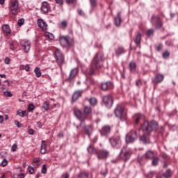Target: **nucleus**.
<instances>
[{"label": "nucleus", "mask_w": 178, "mask_h": 178, "mask_svg": "<svg viewBox=\"0 0 178 178\" xmlns=\"http://www.w3.org/2000/svg\"><path fill=\"white\" fill-rule=\"evenodd\" d=\"M77 12H78L79 15H80V16H86V13H84V11H83V10L78 9Z\"/></svg>", "instance_id": "obj_54"}, {"label": "nucleus", "mask_w": 178, "mask_h": 178, "mask_svg": "<svg viewBox=\"0 0 178 178\" xmlns=\"http://www.w3.org/2000/svg\"><path fill=\"white\" fill-rule=\"evenodd\" d=\"M152 24H154V27L156 29H161L163 26V22L161 20V17L158 15H152Z\"/></svg>", "instance_id": "obj_7"}, {"label": "nucleus", "mask_w": 178, "mask_h": 178, "mask_svg": "<svg viewBox=\"0 0 178 178\" xmlns=\"http://www.w3.org/2000/svg\"><path fill=\"white\" fill-rule=\"evenodd\" d=\"M17 24L19 26H23L24 24V19L22 18V19H19L18 22H17Z\"/></svg>", "instance_id": "obj_51"}, {"label": "nucleus", "mask_w": 178, "mask_h": 178, "mask_svg": "<svg viewBox=\"0 0 178 178\" xmlns=\"http://www.w3.org/2000/svg\"><path fill=\"white\" fill-rule=\"evenodd\" d=\"M79 178H92V173L91 172H80L79 174Z\"/></svg>", "instance_id": "obj_27"}, {"label": "nucleus", "mask_w": 178, "mask_h": 178, "mask_svg": "<svg viewBox=\"0 0 178 178\" xmlns=\"http://www.w3.org/2000/svg\"><path fill=\"white\" fill-rule=\"evenodd\" d=\"M115 115L122 121L127 120V113L124 112V108L122 106H117L115 109Z\"/></svg>", "instance_id": "obj_3"}, {"label": "nucleus", "mask_w": 178, "mask_h": 178, "mask_svg": "<svg viewBox=\"0 0 178 178\" xmlns=\"http://www.w3.org/2000/svg\"><path fill=\"white\" fill-rule=\"evenodd\" d=\"M40 153H42V155L47 154V143L45 140H42L41 142Z\"/></svg>", "instance_id": "obj_26"}, {"label": "nucleus", "mask_w": 178, "mask_h": 178, "mask_svg": "<svg viewBox=\"0 0 178 178\" xmlns=\"http://www.w3.org/2000/svg\"><path fill=\"white\" fill-rule=\"evenodd\" d=\"M56 2L58 5H63V0H56Z\"/></svg>", "instance_id": "obj_63"}, {"label": "nucleus", "mask_w": 178, "mask_h": 178, "mask_svg": "<svg viewBox=\"0 0 178 178\" xmlns=\"http://www.w3.org/2000/svg\"><path fill=\"white\" fill-rule=\"evenodd\" d=\"M134 120H135V124H138L141 120H145V116L141 113L136 114L134 116Z\"/></svg>", "instance_id": "obj_19"}, {"label": "nucleus", "mask_w": 178, "mask_h": 178, "mask_svg": "<svg viewBox=\"0 0 178 178\" xmlns=\"http://www.w3.org/2000/svg\"><path fill=\"white\" fill-rule=\"evenodd\" d=\"M41 13L42 15H47L51 10V6H49V3L47 1H43L41 4Z\"/></svg>", "instance_id": "obj_13"}, {"label": "nucleus", "mask_w": 178, "mask_h": 178, "mask_svg": "<svg viewBox=\"0 0 178 178\" xmlns=\"http://www.w3.org/2000/svg\"><path fill=\"white\" fill-rule=\"evenodd\" d=\"M74 115H75L78 120L80 121V127H83V122L87 119V115L83 114L81 111L79 110L77 108H74Z\"/></svg>", "instance_id": "obj_4"}, {"label": "nucleus", "mask_w": 178, "mask_h": 178, "mask_svg": "<svg viewBox=\"0 0 178 178\" xmlns=\"http://www.w3.org/2000/svg\"><path fill=\"white\" fill-rule=\"evenodd\" d=\"M28 171L29 172V173L33 175V173H34V167H33L31 165H29L28 166Z\"/></svg>", "instance_id": "obj_48"}, {"label": "nucleus", "mask_w": 178, "mask_h": 178, "mask_svg": "<svg viewBox=\"0 0 178 178\" xmlns=\"http://www.w3.org/2000/svg\"><path fill=\"white\" fill-rule=\"evenodd\" d=\"M81 127L85 129L88 137H90L91 134H92V131H94V127H92V125H84V122H83V126Z\"/></svg>", "instance_id": "obj_16"}, {"label": "nucleus", "mask_w": 178, "mask_h": 178, "mask_svg": "<svg viewBox=\"0 0 178 178\" xmlns=\"http://www.w3.org/2000/svg\"><path fill=\"white\" fill-rule=\"evenodd\" d=\"M152 159V165L153 166H156V165H158V162H159V159L158 158H155L154 157Z\"/></svg>", "instance_id": "obj_44"}, {"label": "nucleus", "mask_w": 178, "mask_h": 178, "mask_svg": "<svg viewBox=\"0 0 178 178\" xmlns=\"http://www.w3.org/2000/svg\"><path fill=\"white\" fill-rule=\"evenodd\" d=\"M169 56H170V53L168 51H165L163 52L162 57L163 59H166V58H169Z\"/></svg>", "instance_id": "obj_41"}, {"label": "nucleus", "mask_w": 178, "mask_h": 178, "mask_svg": "<svg viewBox=\"0 0 178 178\" xmlns=\"http://www.w3.org/2000/svg\"><path fill=\"white\" fill-rule=\"evenodd\" d=\"M126 52V50H124V48L120 47L115 49V55L117 56H120V55H123Z\"/></svg>", "instance_id": "obj_31"}, {"label": "nucleus", "mask_w": 178, "mask_h": 178, "mask_svg": "<svg viewBox=\"0 0 178 178\" xmlns=\"http://www.w3.org/2000/svg\"><path fill=\"white\" fill-rule=\"evenodd\" d=\"M129 70L131 73H136V69H137V64L135 62L131 61L129 65Z\"/></svg>", "instance_id": "obj_28"}, {"label": "nucleus", "mask_w": 178, "mask_h": 178, "mask_svg": "<svg viewBox=\"0 0 178 178\" xmlns=\"http://www.w3.org/2000/svg\"><path fill=\"white\" fill-rule=\"evenodd\" d=\"M145 157L146 159H154L155 158V154L154 152L149 150L145 154Z\"/></svg>", "instance_id": "obj_30"}, {"label": "nucleus", "mask_w": 178, "mask_h": 178, "mask_svg": "<svg viewBox=\"0 0 178 178\" xmlns=\"http://www.w3.org/2000/svg\"><path fill=\"white\" fill-rule=\"evenodd\" d=\"M38 162H41V160H40V158H35L33 161L32 165H34Z\"/></svg>", "instance_id": "obj_58"}, {"label": "nucleus", "mask_w": 178, "mask_h": 178, "mask_svg": "<svg viewBox=\"0 0 178 178\" xmlns=\"http://www.w3.org/2000/svg\"><path fill=\"white\" fill-rule=\"evenodd\" d=\"M83 112L85 115H90V113H92V108L88 106H86L84 107Z\"/></svg>", "instance_id": "obj_34"}, {"label": "nucleus", "mask_w": 178, "mask_h": 178, "mask_svg": "<svg viewBox=\"0 0 178 178\" xmlns=\"http://www.w3.org/2000/svg\"><path fill=\"white\" fill-rule=\"evenodd\" d=\"M111 126H109V125L104 126L102 128V129L99 131L100 134L102 136H108V134H111Z\"/></svg>", "instance_id": "obj_17"}, {"label": "nucleus", "mask_w": 178, "mask_h": 178, "mask_svg": "<svg viewBox=\"0 0 178 178\" xmlns=\"http://www.w3.org/2000/svg\"><path fill=\"white\" fill-rule=\"evenodd\" d=\"M0 165L1 166H6V165H8V160L6 159H3Z\"/></svg>", "instance_id": "obj_50"}, {"label": "nucleus", "mask_w": 178, "mask_h": 178, "mask_svg": "<svg viewBox=\"0 0 178 178\" xmlns=\"http://www.w3.org/2000/svg\"><path fill=\"white\" fill-rule=\"evenodd\" d=\"M54 57L58 65H61V63H63L65 60V57H63V54L62 53V51H60V50H56L54 53Z\"/></svg>", "instance_id": "obj_10"}, {"label": "nucleus", "mask_w": 178, "mask_h": 178, "mask_svg": "<svg viewBox=\"0 0 178 178\" xmlns=\"http://www.w3.org/2000/svg\"><path fill=\"white\" fill-rule=\"evenodd\" d=\"M103 102L106 108H111L113 105V97L111 95H107L103 97Z\"/></svg>", "instance_id": "obj_12"}, {"label": "nucleus", "mask_w": 178, "mask_h": 178, "mask_svg": "<svg viewBox=\"0 0 178 178\" xmlns=\"http://www.w3.org/2000/svg\"><path fill=\"white\" fill-rule=\"evenodd\" d=\"M58 41L63 48H66V47H67V35H60Z\"/></svg>", "instance_id": "obj_14"}, {"label": "nucleus", "mask_w": 178, "mask_h": 178, "mask_svg": "<svg viewBox=\"0 0 178 178\" xmlns=\"http://www.w3.org/2000/svg\"><path fill=\"white\" fill-rule=\"evenodd\" d=\"M90 4L92 8H95L97 6V1L95 0H90Z\"/></svg>", "instance_id": "obj_56"}, {"label": "nucleus", "mask_w": 178, "mask_h": 178, "mask_svg": "<svg viewBox=\"0 0 178 178\" xmlns=\"http://www.w3.org/2000/svg\"><path fill=\"white\" fill-rule=\"evenodd\" d=\"M68 5H73L76 6V3H77V0H67Z\"/></svg>", "instance_id": "obj_46"}, {"label": "nucleus", "mask_w": 178, "mask_h": 178, "mask_svg": "<svg viewBox=\"0 0 178 178\" xmlns=\"http://www.w3.org/2000/svg\"><path fill=\"white\" fill-rule=\"evenodd\" d=\"M109 143L113 148L116 149L122 147V140H120V136H113L109 138Z\"/></svg>", "instance_id": "obj_5"}, {"label": "nucleus", "mask_w": 178, "mask_h": 178, "mask_svg": "<svg viewBox=\"0 0 178 178\" xmlns=\"http://www.w3.org/2000/svg\"><path fill=\"white\" fill-rule=\"evenodd\" d=\"M20 44L23 51H24L26 54H29L31 48V42L27 40H23L21 41Z\"/></svg>", "instance_id": "obj_11"}, {"label": "nucleus", "mask_w": 178, "mask_h": 178, "mask_svg": "<svg viewBox=\"0 0 178 178\" xmlns=\"http://www.w3.org/2000/svg\"><path fill=\"white\" fill-rule=\"evenodd\" d=\"M42 108L44 111H48L49 109V102H45L42 105Z\"/></svg>", "instance_id": "obj_42"}, {"label": "nucleus", "mask_w": 178, "mask_h": 178, "mask_svg": "<svg viewBox=\"0 0 178 178\" xmlns=\"http://www.w3.org/2000/svg\"><path fill=\"white\" fill-rule=\"evenodd\" d=\"M17 115H19L21 118H24V115H26V111L18 110L17 111Z\"/></svg>", "instance_id": "obj_40"}, {"label": "nucleus", "mask_w": 178, "mask_h": 178, "mask_svg": "<svg viewBox=\"0 0 178 178\" xmlns=\"http://www.w3.org/2000/svg\"><path fill=\"white\" fill-rule=\"evenodd\" d=\"M83 91V90H76L74 92L72 95V101L74 102L75 101H77L80 97H81Z\"/></svg>", "instance_id": "obj_21"}, {"label": "nucleus", "mask_w": 178, "mask_h": 178, "mask_svg": "<svg viewBox=\"0 0 178 178\" xmlns=\"http://www.w3.org/2000/svg\"><path fill=\"white\" fill-rule=\"evenodd\" d=\"M15 126H17V127H19V128L23 127V125L22 124V123H20L19 121H17V120H15Z\"/></svg>", "instance_id": "obj_52"}, {"label": "nucleus", "mask_w": 178, "mask_h": 178, "mask_svg": "<svg viewBox=\"0 0 178 178\" xmlns=\"http://www.w3.org/2000/svg\"><path fill=\"white\" fill-rule=\"evenodd\" d=\"M165 44L167 47H173V42L170 40L165 41Z\"/></svg>", "instance_id": "obj_57"}, {"label": "nucleus", "mask_w": 178, "mask_h": 178, "mask_svg": "<svg viewBox=\"0 0 178 178\" xmlns=\"http://www.w3.org/2000/svg\"><path fill=\"white\" fill-rule=\"evenodd\" d=\"M104 53L98 52L95 55L91 63L96 69H101L104 66Z\"/></svg>", "instance_id": "obj_2"}, {"label": "nucleus", "mask_w": 178, "mask_h": 178, "mask_svg": "<svg viewBox=\"0 0 178 178\" xmlns=\"http://www.w3.org/2000/svg\"><path fill=\"white\" fill-rule=\"evenodd\" d=\"M3 31L6 33V34H10L12 33V31L10 30V27L9 25H3L2 26Z\"/></svg>", "instance_id": "obj_33"}, {"label": "nucleus", "mask_w": 178, "mask_h": 178, "mask_svg": "<svg viewBox=\"0 0 178 178\" xmlns=\"http://www.w3.org/2000/svg\"><path fill=\"white\" fill-rule=\"evenodd\" d=\"M109 155V152L105 150V149H102L99 150L97 152V158L98 159H106V158Z\"/></svg>", "instance_id": "obj_15"}, {"label": "nucleus", "mask_w": 178, "mask_h": 178, "mask_svg": "<svg viewBox=\"0 0 178 178\" xmlns=\"http://www.w3.org/2000/svg\"><path fill=\"white\" fill-rule=\"evenodd\" d=\"M115 24L117 27H120V24H122V16L120 15V13L117 14L115 19Z\"/></svg>", "instance_id": "obj_25"}, {"label": "nucleus", "mask_w": 178, "mask_h": 178, "mask_svg": "<svg viewBox=\"0 0 178 178\" xmlns=\"http://www.w3.org/2000/svg\"><path fill=\"white\" fill-rule=\"evenodd\" d=\"M17 149V145L14 144L12 146V151H13V152H15V151H16Z\"/></svg>", "instance_id": "obj_62"}, {"label": "nucleus", "mask_w": 178, "mask_h": 178, "mask_svg": "<svg viewBox=\"0 0 178 178\" xmlns=\"http://www.w3.org/2000/svg\"><path fill=\"white\" fill-rule=\"evenodd\" d=\"M163 79H165V76H163V74H156L154 76V79L152 82L155 83V84H159V83H162L163 81Z\"/></svg>", "instance_id": "obj_18"}, {"label": "nucleus", "mask_w": 178, "mask_h": 178, "mask_svg": "<svg viewBox=\"0 0 178 178\" xmlns=\"http://www.w3.org/2000/svg\"><path fill=\"white\" fill-rule=\"evenodd\" d=\"M87 151L88 154H90V155H95L98 154V152L97 151V149L94 147V145H89L87 147Z\"/></svg>", "instance_id": "obj_23"}, {"label": "nucleus", "mask_w": 178, "mask_h": 178, "mask_svg": "<svg viewBox=\"0 0 178 178\" xmlns=\"http://www.w3.org/2000/svg\"><path fill=\"white\" fill-rule=\"evenodd\" d=\"M140 129L143 132V135L140 136V141L143 144H149L151 141L148 136L152 133L154 129H158V122H155V120H152L149 123L147 121H144Z\"/></svg>", "instance_id": "obj_1"}, {"label": "nucleus", "mask_w": 178, "mask_h": 178, "mask_svg": "<svg viewBox=\"0 0 178 178\" xmlns=\"http://www.w3.org/2000/svg\"><path fill=\"white\" fill-rule=\"evenodd\" d=\"M9 10L13 15H17L19 13V1L16 0H12L9 3Z\"/></svg>", "instance_id": "obj_6"}, {"label": "nucleus", "mask_w": 178, "mask_h": 178, "mask_svg": "<svg viewBox=\"0 0 178 178\" xmlns=\"http://www.w3.org/2000/svg\"><path fill=\"white\" fill-rule=\"evenodd\" d=\"M111 88H113V83L111 81H107L102 83V89L103 91H106V90H109Z\"/></svg>", "instance_id": "obj_20"}, {"label": "nucleus", "mask_w": 178, "mask_h": 178, "mask_svg": "<svg viewBox=\"0 0 178 178\" xmlns=\"http://www.w3.org/2000/svg\"><path fill=\"white\" fill-rule=\"evenodd\" d=\"M101 175L102 176H105L106 175H108V170H106V169H104L103 170L101 171Z\"/></svg>", "instance_id": "obj_60"}, {"label": "nucleus", "mask_w": 178, "mask_h": 178, "mask_svg": "<svg viewBox=\"0 0 178 178\" xmlns=\"http://www.w3.org/2000/svg\"><path fill=\"white\" fill-rule=\"evenodd\" d=\"M135 43L136 45H140L141 44V34L140 33H138L136 35V39H135Z\"/></svg>", "instance_id": "obj_35"}, {"label": "nucleus", "mask_w": 178, "mask_h": 178, "mask_svg": "<svg viewBox=\"0 0 178 178\" xmlns=\"http://www.w3.org/2000/svg\"><path fill=\"white\" fill-rule=\"evenodd\" d=\"M78 73H79V70L77 68L72 69L70 73L68 81H72V79H74V77H76V76H77Z\"/></svg>", "instance_id": "obj_22"}, {"label": "nucleus", "mask_w": 178, "mask_h": 178, "mask_svg": "<svg viewBox=\"0 0 178 178\" xmlns=\"http://www.w3.org/2000/svg\"><path fill=\"white\" fill-rule=\"evenodd\" d=\"M34 108H35V106H34L33 104H30L29 106H28V111L29 112H33V111H34Z\"/></svg>", "instance_id": "obj_45"}, {"label": "nucleus", "mask_w": 178, "mask_h": 178, "mask_svg": "<svg viewBox=\"0 0 178 178\" xmlns=\"http://www.w3.org/2000/svg\"><path fill=\"white\" fill-rule=\"evenodd\" d=\"M34 73L36 76V77H41V70L36 67L34 70Z\"/></svg>", "instance_id": "obj_39"}, {"label": "nucleus", "mask_w": 178, "mask_h": 178, "mask_svg": "<svg viewBox=\"0 0 178 178\" xmlns=\"http://www.w3.org/2000/svg\"><path fill=\"white\" fill-rule=\"evenodd\" d=\"M3 94L6 97H12V92L10 91H5Z\"/></svg>", "instance_id": "obj_53"}, {"label": "nucleus", "mask_w": 178, "mask_h": 178, "mask_svg": "<svg viewBox=\"0 0 178 178\" xmlns=\"http://www.w3.org/2000/svg\"><path fill=\"white\" fill-rule=\"evenodd\" d=\"M45 35H46V37H48V38H49V40H54V38H55V36L54 35V34H52L51 33H49V32H46Z\"/></svg>", "instance_id": "obj_43"}, {"label": "nucleus", "mask_w": 178, "mask_h": 178, "mask_svg": "<svg viewBox=\"0 0 178 178\" xmlns=\"http://www.w3.org/2000/svg\"><path fill=\"white\" fill-rule=\"evenodd\" d=\"M172 177V171L170 170V169H168L167 170H165V172L159 176H157L156 178H170Z\"/></svg>", "instance_id": "obj_24"}, {"label": "nucleus", "mask_w": 178, "mask_h": 178, "mask_svg": "<svg viewBox=\"0 0 178 178\" xmlns=\"http://www.w3.org/2000/svg\"><path fill=\"white\" fill-rule=\"evenodd\" d=\"M163 47V45H162L161 43L159 44V45L156 47V51L158 52H160V51H162V47Z\"/></svg>", "instance_id": "obj_55"}, {"label": "nucleus", "mask_w": 178, "mask_h": 178, "mask_svg": "<svg viewBox=\"0 0 178 178\" xmlns=\"http://www.w3.org/2000/svg\"><path fill=\"white\" fill-rule=\"evenodd\" d=\"M89 102H90V105H92V106H95V105H97V98L91 97L89 99Z\"/></svg>", "instance_id": "obj_37"}, {"label": "nucleus", "mask_w": 178, "mask_h": 178, "mask_svg": "<svg viewBox=\"0 0 178 178\" xmlns=\"http://www.w3.org/2000/svg\"><path fill=\"white\" fill-rule=\"evenodd\" d=\"M137 137H138L137 131H131L126 135V141L127 143H134L137 140Z\"/></svg>", "instance_id": "obj_8"}, {"label": "nucleus", "mask_w": 178, "mask_h": 178, "mask_svg": "<svg viewBox=\"0 0 178 178\" xmlns=\"http://www.w3.org/2000/svg\"><path fill=\"white\" fill-rule=\"evenodd\" d=\"M131 155V152L124 147L120 152V158L123 161H128V159H130Z\"/></svg>", "instance_id": "obj_9"}, {"label": "nucleus", "mask_w": 178, "mask_h": 178, "mask_svg": "<svg viewBox=\"0 0 178 178\" xmlns=\"http://www.w3.org/2000/svg\"><path fill=\"white\" fill-rule=\"evenodd\" d=\"M61 178H67V172L63 173L61 176Z\"/></svg>", "instance_id": "obj_64"}, {"label": "nucleus", "mask_w": 178, "mask_h": 178, "mask_svg": "<svg viewBox=\"0 0 178 178\" xmlns=\"http://www.w3.org/2000/svg\"><path fill=\"white\" fill-rule=\"evenodd\" d=\"M95 69L99 68L95 67V65H92V63H91L90 68L88 72L89 76H94V74H95Z\"/></svg>", "instance_id": "obj_32"}, {"label": "nucleus", "mask_w": 178, "mask_h": 178, "mask_svg": "<svg viewBox=\"0 0 178 178\" xmlns=\"http://www.w3.org/2000/svg\"><path fill=\"white\" fill-rule=\"evenodd\" d=\"M15 44H16V42L13 40H10L9 41V47L11 51H15V49H16V48L15 47Z\"/></svg>", "instance_id": "obj_36"}, {"label": "nucleus", "mask_w": 178, "mask_h": 178, "mask_svg": "<svg viewBox=\"0 0 178 178\" xmlns=\"http://www.w3.org/2000/svg\"><path fill=\"white\" fill-rule=\"evenodd\" d=\"M67 26V22L65 20L62 21L59 24L60 29H62L63 30H65V29H66Z\"/></svg>", "instance_id": "obj_38"}, {"label": "nucleus", "mask_w": 178, "mask_h": 178, "mask_svg": "<svg viewBox=\"0 0 178 178\" xmlns=\"http://www.w3.org/2000/svg\"><path fill=\"white\" fill-rule=\"evenodd\" d=\"M67 45H68V47H73V45H74V41L73 40V39L70 40L68 38Z\"/></svg>", "instance_id": "obj_47"}, {"label": "nucleus", "mask_w": 178, "mask_h": 178, "mask_svg": "<svg viewBox=\"0 0 178 178\" xmlns=\"http://www.w3.org/2000/svg\"><path fill=\"white\" fill-rule=\"evenodd\" d=\"M4 63H6V65H9L10 63V58H6L4 59Z\"/></svg>", "instance_id": "obj_59"}, {"label": "nucleus", "mask_w": 178, "mask_h": 178, "mask_svg": "<svg viewBox=\"0 0 178 178\" xmlns=\"http://www.w3.org/2000/svg\"><path fill=\"white\" fill-rule=\"evenodd\" d=\"M28 133L30 136H34V129H29Z\"/></svg>", "instance_id": "obj_61"}, {"label": "nucleus", "mask_w": 178, "mask_h": 178, "mask_svg": "<svg viewBox=\"0 0 178 178\" xmlns=\"http://www.w3.org/2000/svg\"><path fill=\"white\" fill-rule=\"evenodd\" d=\"M38 26L40 27V29H47L48 24H47V22L42 19H38Z\"/></svg>", "instance_id": "obj_29"}, {"label": "nucleus", "mask_w": 178, "mask_h": 178, "mask_svg": "<svg viewBox=\"0 0 178 178\" xmlns=\"http://www.w3.org/2000/svg\"><path fill=\"white\" fill-rule=\"evenodd\" d=\"M41 172L43 173L44 175H45V173H47V165H45V164L42 165V168L41 170Z\"/></svg>", "instance_id": "obj_49"}]
</instances>
